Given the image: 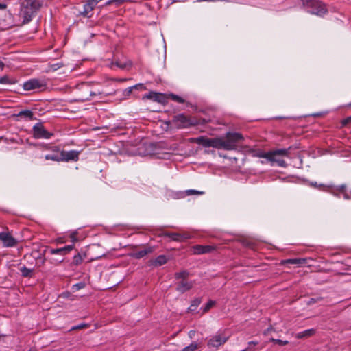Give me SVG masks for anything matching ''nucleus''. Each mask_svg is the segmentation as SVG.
I'll use <instances>...</instances> for the list:
<instances>
[{"mask_svg":"<svg viewBox=\"0 0 351 351\" xmlns=\"http://www.w3.org/2000/svg\"><path fill=\"white\" fill-rule=\"evenodd\" d=\"M243 140L241 133L228 132L225 137H218L219 149L233 150L237 147V144Z\"/></svg>","mask_w":351,"mask_h":351,"instance_id":"f257e3e1","label":"nucleus"},{"mask_svg":"<svg viewBox=\"0 0 351 351\" xmlns=\"http://www.w3.org/2000/svg\"><path fill=\"white\" fill-rule=\"evenodd\" d=\"M291 147L288 149H276L272 152L265 153L261 156L267 158L269 161L276 163L278 166L285 167L287 164L286 162L282 159L281 156H288Z\"/></svg>","mask_w":351,"mask_h":351,"instance_id":"f03ea898","label":"nucleus"},{"mask_svg":"<svg viewBox=\"0 0 351 351\" xmlns=\"http://www.w3.org/2000/svg\"><path fill=\"white\" fill-rule=\"evenodd\" d=\"M301 1L303 5L308 10V12L312 14L322 16L327 12L326 5L318 0Z\"/></svg>","mask_w":351,"mask_h":351,"instance_id":"7ed1b4c3","label":"nucleus"},{"mask_svg":"<svg viewBox=\"0 0 351 351\" xmlns=\"http://www.w3.org/2000/svg\"><path fill=\"white\" fill-rule=\"evenodd\" d=\"M38 2L36 0H25L22 3L20 14L24 21H29L36 10L38 8Z\"/></svg>","mask_w":351,"mask_h":351,"instance_id":"20e7f679","label":"nucleus"},{"mask_svg":"<svg viewBox=\"0 0 351 351\" xmlns=\"http://www.w3.org/2000/svg\"><path fill=\"white\" fill-rule=\"evenodd\" d=\"M229 339L224 332L217 333L212 336L207 342V346L210 349L217 350L223 345Z\"/></svg>","mask_w":351,"mask_h":351,"instance_id":"39448f33","label":"nucleus"},{"mask_svg":"<svg viewBox=\"0 0 351 351\" xmlns=\"http://www.w3.org/2000/svg\"><path fill=\"white\" fill-rule=\"evenodd\" d=\"M171 123L176 128H186L195 125V123L184 114L174 116Z\"/></svg>","mask_w":351,"mask_h":351,"instance_id":"423d86ee","label":"nucleus"},{"mask_svg":"<svg viewBox=\"0 0 351 351\" xmlns=\"http://www.w3.org/2000/svg\"><path fill=\"white\" fill-rule=\"evenodd\" d=\"M191 142L201 145L204 147H213L219 149V141L217 138H208L206 136H199L191 139Z\"/></svg>","mask_w":351,"mask_h":351,"instance_id":"0eeeda50","label":"nucleus"},{"mask_svg":"<svg viewBox=\"0 0 351 351\" xmlns=\"http://www.w3.org/2000/svg\"><path fill=\"white\" fill-rule=\"evenodd\" d=\"M46 83L39 79H31L23 84V88L25 90H44L46 88Z\"/></svg>","mask_w":351,"mask_h":351,"instance_id":"6e6552de","label":"nucleus"},{"mask_svg":"<svg viewBox=\"0 0 351 351\" xmlns=\"http://www.w3.org/2000/svg\"><path fill=\"white\" fill-rule=\"evenodd\" d=\"M32 130H33V135H34V138H36L49 139L53 136L52 133H51L45 130V128H44V126L43 125V124L41 123H36L33 127Z\"/></svg>","mask_w":351,"mask_h":351,"instance_id":"1a4fd4ad","label":"nucleus"},{"mask_svg":"<svg viewBox=\"0 0 351 351\" xmlns=\"http://www.w3.org/2000/svg\"><path fill=\"white\" fill-rule=\"evenodd\" d=\"M91 84H92V82H84V83H82L80 86L79 88L82 91L86 92V94H84L80 97V98L79 99L80 100H81L82 101H88L90 99L91 97L95 96L97 95H100L102 93L100 91L95 92V91L89 90L88 88Z\"/></svg>","mask_w":351,"mask_h":351,"instance_id":"9d476101","label":"nucleus"},{"mask_svg":"<svg viewBox=\"0 0 351 351\" xmlns=\"http://www.w3.org/2000/svg\"><path fill=\"white\" fill-rule=\"evenodd\" d=\"M0 241L5 247H12L17 244L16 239L14 238L9 232H0Z\"/></svg>","mask_w":351,"mask_h":351,"instance_id":"9b49d317","label":"nucleus"},{"mask_svg":"<svg viewBox=\"0 0 351 351\" xmlns=\"http://www.w3.org/2000/svg\"><path fill=\"white\" fill-rule=\"evenodd\" d=\"M79 152L75 150L61 151L60 153V161H77Z\"/></svg>","mask_w":351,"mask_h":351,"instance_id":"f8f14e48","label":"nucleus"},{"mask_svg":"<svg viewBox=\"0 0 351 351\" xmlns=\"http://www.w3.org/2000/svg\"><path fill=\"white\" fill-rule=\"evenodd\" d=\"M143 99H152L161 104L166 102V97L165 95L155 92H150L149 93L144 95Z\"/></svg>","mask_w":351,"mask_h":351,"instance_id":"ddd939ff","label":"nucleus"},{"mask_svg":"<svg viewBox=\"0 0 351 351\" xmlns=\"http://www.w3.org/2000/svg\"><path fill=\"white\" fill-rule=\"evenodd\" d=\"M215 247L211 245H196L192 247L193 254H203L213 252Z\"/></svg>","mask_w":351,"mask_h":351,"instance_id":"4468645a","label":"nucleus"},{"mask_svg":"<svg viewBox=\"0 0 351 351\" xmlns=\"http://www.w3.org/2000/svg\"><path fill=\"white\" fill-rule=\"evenodd\" d=\"M193 282L189 281L187 279H183L177 283L176 290L181 293H184L190 290L193 287Z\"/></svg>","mask_w":351,"mask_h":351,"instance_id":"2eb2a0df","label":"nucleus"},{"mask_svg":"<svg viewBox=\"0 0 351 351\" xmlns=\"http://www.w3.org/2000/svg\"><path fill=\"white\" fill-rule=\"evenodd\" d=\"M74 248L73 245H66L62 248H57V249H51L50 253L51 254H60V255H65L67 253H69L70 251H71Z\"/></svg>","mask_w":351,"mask_h":351,"instance_id":"dca6fc26","label":"nucleus"},{"mask_svg":"<svg viewBox=\"0 0 351 351\" xmlns=\"http://www.w3.org/2000/svg\"><path fill=\"white\" fill-rule=\"evenodd\" d=\"M152 252L153 249L152 247H148L143 250L134 252L132 254H131V256L134 258L139 259Z\"/></svg>","mask_w":351,"mask_h":351,"instance_id":"f3484780","label":"nucleus"},{"mask_svg":"<svg viewBox=\"0 0 351 351\" xmlns=\"http://www.w3.org/2000/svg\"><path fill=\"white\" fill-rule=\"evenodd\" d=\"M151 265L155 267L161 266L167 262V258L165 255H160L154 260H152Z\"/></svg>","mask_w":351,"mask_h":351,"instance_id":"a211bd4d","label":"nucleus"},{"mask_svg":"<svg viewBox=\"0 0 351 351\" xmlns=\"http://www.w3.org/2000/svg\"><path fill=\"white\" fill-rule=\"evenodd\" d=\"M315 333V329H313V328L308 329V330H306L304 331L298 332L295 335V337L298 338V339L307 338V337H311V336L314 335Z\"/></svg>","mask_w":351,"mask_h":351,"instance_id":"6ab92c4d","label":"nucleus"},{"mask_svg":"<svg viewBox=\"0 0 351 351\" xmlns=\"http://www.w3.org/2000/svg\"><path fill=\"white\" fill-rule=\"evenodd\" d=\"M306 263V260L305 258H291V259H286L282 261V263H289V264H298V265H302L305 264Z\"/></svg>","mask_w":351,"mask_h":351,"instance_id":"aec40b11","label":"nucleus"},{"mask_svg":"<svg viewBox=\"0 0 351 351\" xmlns=\"http://www.w3.org/2000/svg\"><path fill=\"white\" fill-rule=\"evenodd\" d=\"M22 276L23 277H32L33 276V269H29L25 266L21 267L19 269Z\"/></svg>","mask_w":351,"mask_h":351,"instance_id":"412c9836","label":"nucleus"},{"mask_svg":"<svg viewBox=\"0 0 351 351\" xmlns=\"http://www.w3.org/2000/svg\"><path fill=\"white\" fill-rule=\"evenodd\" d=\"M202 346L201 343L193 342L189 346L184 348L182 351H195Z\"/></svg>","mask_w":351,"mask_h":351,"instance_id":"4be33fe9","label":"nucleus"},{"mask_svg":"<svg viewBox=\"0 0 351 351\" xmlns=\"http://www.w3.org/2000/svg\"><path fill=\"white\" fill-rule=\"evenodd\" d=\"M166 237L170 238L171 240L175 241L181 242L180 234L176 232H168L165 234Z\"/></svg>","mask_w":351,"mask_h":351,"instance_id":"5701e85b","label":"nucleus"},{"mask_svg":"<svg viewBox=\"0 0 351 351\" xmlns=\"http://www.w3.org/2000/svg\"><path fill=\"white\" fill-rule=\"evenodd\" d=\"M189 276V273L186 271H182L180 272H178L175 274V278L177 280H183V279H187V278Z\"/></svg>","mask_w":351,"mask_h":351,"instance_id":"b1692460","label":"nucleus"},{"mask_svg":"<svg viewBox=\"0 0 351 351\" xmlns=\"http://www.w3.org/2000/svg\"><path fill=\"white\" fill-rule=\"evenodd\" d=\"M17 117H24L25 118L33 119L34 114L30 110H23L18 113Z\"/></svg>","mask_w":351,"mask_h":351,"instance_id":"393cba45","label":"nucleus"},{"mask_svg":"<svg viewBox=\"0 0 351 351\" xmlns=\"http://www.w3.org/2000/svg\"><path fill=\"white\" fill-rule=\"evenodd\" d=\"M201 300L199 299H195L192 301L191 306L188 308V311L193 312L195 311L198 306L200 304Z\"/></svg>","mask_w":351,"mask_h":351,"instance_id":"a878e982","label":"nucleus"},{"mask_svg":"<svg viewBox=\"0 0 351 351\" xmlns=\"http://www.w3.org/2000/svg\"><path fill=\"white\" fill-rule=\"evenodd\" d=\"M45 160H53V161H60V154H47L45 156Z\"/></svg>","mask_w":351,"mask_h":351,"instance_id":"bb28decb","label":"nucleus"},{"mask_svg":"<svg viewBox=\"0 0 351 351\" xmlns=\"http://www.w3.org/2000/svg\"><path fill=\"white\" fill-rule=\"evenodd\" d=\"M269 341L271 342L274 343H277V344H278L280 346H283L287 345L289 343L288 341H283V340H281V339H274V338H271L269 339Z\"/></svg>","mask_w":351,"mask_h":351,"instance_id":"cd10ccee","label":"nucleus"},{"mask_svg":"<svg viewBox=\"0 0 351 351\" xmlns=\"http://www.w3.org/2000/svg\"><path fill=\"white\" fill-rule=\"evenodd\" d=\"M169 98H171L172 100H173L176 102L180 103V104H183L184 102V99H182V97H180L178 95H174V94L169 95Z\"/></svg>","mask_w":351,"mask_h":351,"instance_id":"c85d7f7f","label":"nucleus"},{"mask_svg":"<svg viewBox=\"0 0 351 351\" xmlns=\"http://www.w3.org/2000/svg\"><path fill=\"white\" fill-rule=\"evenodd\" d=\"M138 86H143V84H136L134 86H131V87H128L125 90H124V95H130L132 92V89L133 88H137Z\"/></svg>","mask_w":351,"mask_h":351,"instance_id":"c756f323","label":"nucleus"},{"mask_svg":"<svg viewBox=\"0 0 351 351\" xmlns=\"http://www.w3.org/2000/svg\"><path fill=\"white\" fill-rule=\"evenodd\" d=\"M82 261H83L82 257L80 254H76L73 257V263L77 265L82 263Z\"/></svg>","mask_w":351,"mask_h":351,"instance_id":"7c9ffc66","label":"nucleus"},{"mask_svg":"<svg viewBox=\"0 0 351 351\" xmlns=\"http://www.w3.org/2000/svg\"><path fill=\"white\" fill-rule=\"evenodd\" d=\"M204 193L203 191H196V190H187L186 191V194L187 195H202L204 194Z\"/></svg>","mask_w":351,"mask_h":351,"instance_id":"2f4dec72","label":"nucleus"},{"mask_svg":"<svg viewBox=\"0 0 351 351\" xmlns=\"http://www.w3.org/2000/svg\"><path fill=\"white\" fill-rule=\"evenodd\" d=\"M215 302L214 301L210 300L205 306L204 308V313H206L210 310L215 305Z\"/></svg>","mask_w":351,"mask_h":351,"instance_id":"473e14b6","label":"nucleus"},{"mask_svg":"<svg viewBox=\"0 0 351 351\" xmlns=\"http://www.w3.org/2000/svg\"><path fill=\"white\" fill-rule=\"evenodd\" d=\"M127 1L128 0H110L106 3V5H110L112 3H117V4L119 5V4H121Z\"/></svg>","mask_w":351,"mask_h":351,"instance_id":"72a5a7b5","label":"nucleus"},{"mask_svg":"<svg viewBox=\"0 0 351 351\" xmlns=\"http://www.w3.org/2000/svg\"><path fill=\"white\" fill-rule=\"evenodd\" d=\"M191 237V234L187 232L180 234L181 242L190 239Z\"/></svg>","mask_w":351,"mask_h":351,"instance_id":"f704fd0d","label":"nucleus"},{"mask_svg":"<svg viewBox=\"0 0 351 351\" xmlns=\"http://www.w3.org/2000/svg\"><path fill=\"white\" fill-rule=\"evenodd\" d=\"M349 123H351V116L347 117L346 119H343L341 121V124H342L343 126H345V125H348Z\"/></svg>","mask_w":351,"mask_h":351,"instance_id":"c9c22d12","label":"nucleus"},{"mask_svg":"<svg viewBox=\"0 0 351 351\" xmlns=\"http://www.w3.org/2000/svg\"><path fill=\"white\" fill-rule=\"evenodd\" d=\"M9 78L6 76L0 78V84H8Z\"/></svg>","mask_w":351,"mask_h":351,"instance_id":"e433bc0d","label":"nucleus"},{"mask_svg":"<svg viewBox=\"0 0 351 351\" xmlns=\"http://www.w3.org/2000/svg\"><path fill=\"white\" fill-rule=\"evenodd\" d=\"M45 263V258H39L38 260L36 261V265L39 267L43 265Z\"/></svg>","mask_w":351,"mask_h":351,"instance_id":"4c0bfd02","label":"nucleus"},{"mask_svg":"<svg viewBox=\"0 0 351 351\" xmlns=\"http://www.w3.org/2000/svg\"><path fill=\"white\" fill-rule=\"evenodd\" d=\"M84 287V285L83 283H77L73 285V289H75V290H79Z\"/></svg>","mask_w":351,"mask_h":351,"instance_id":"58836bf2","label":"nucleus"},{"mask_svg":"<svg viewBox=\"0 0 351 351\" xmlns=\"http://www.w3.org/2000/svg\"><path fill=\"white\" fill-rule=\"evenodd\" d=\"M88 326L87 324H80V325H77L75 327H73L72 329L74 330V329H82V328H86Z\"/></svg>","mask_w":351,"mask_h":351,"instance_id":"ea45409f","label":"nucleus"},{"mask_svg":"<svg viewBox=\"0 0 351 351\" xmlns=\"http://www.w3.org/2000/svg\"><path fill=\"white\" fill-rule=\"evenodd\" d=\"M195 333H196V332L195 330L189 331V337L193 338L195 336Z\"/></svg>","mask_w":351,"mask_h":351,"instance_id":"a19ab883","label":"nucleus"},{"mask_svg":"<svg viewBox=\"0 0 351 351\" xmlns=\"http://www.w3.org/2000/svg\"><path fill=\"white\" fill-rule=\"evenodd\" d=\"M70 237H71L72 241L74 242L76 241V234L75 233H72L71 234Z\"/></svg>","mask_w":351,"mask_h":351,"instance_id":"79ce46f5","label":"nucleus"},{"mask_svg":"<svg viewBox=\"0 0 351 351\" xmlns=\"http://www.w3.org/2000/svg\"><path fill=\"white\" fill-rule=\"evenodd\" d=\"M117 65L120 67V68H122V69H124L126 67L127 64L125 63L124 64H121V63H118L117 62Z\"/></svg>","mask_w":351,"mask_h":351,"instance_id":"37998d69","label":"nucleus"},{"mask_svg":"<svg viewBox=\"0 0 351 351\" xmlns=\"http://www.w3.org/2000/svg\"><path fill=\"white\" fill-rule=\"evenodd\" d=\"M7 8V5L5 3H0V10H5Z\"/></svg>","mask_w":351,"mask_h":351,"instance_id":"c03bdc74","label":"nucleus"},{"mask_svg":"<svg viewBox=\"0 0 351 351\" xmlns=\"http://www.w3.org/2000/svg\"><path fill=\"white\" fill-rule=\"evenodd\" d=\"M248 344H249V347L251 348L250 346H252H252H256L258 344V342H256V341H250V342H249Z\"/></svg>","mask_w":351,"mask_h":351,"instance_id":"a18cd8bd","label":"nucleus"},{"mask_svg":"<svg viewBox=\"0 0 351 351\" xmlns=\"http://www.w3.org/2000/svg\"><path fill=\"white\" fill-rule=\"evenodd\" d=\"M317 302V300L316 299H314V298H311L309 302H308V304H313V303H315Z\"/></svg>","mask_w":351,"mask_h":351,"instance_id":"49530a36","label":"nucleus"},{"mask_svg":"<svg viewBox=\"0 0 351 351\" xmlns=\"http://www.w3.org/2000/svg\"><path fill=\"white\" fill-rule=\"evenodd\" d=\"M3 66H4L3 62L1 60H0V68H1V69H3Z\"/></svg>","mask_w":351,"mask_h":351,"instance_id":"de8ad7c7","label":"nucleus"},{"mask_svg":"<svg viewBox=\"0 0 351 351\" xmlns=\"http://www.w3.org/2000/svg\"><path fill=\"white\" fill-rule=\"evenodd\" d=\"M137 88H141V89L145 90V87L143 85V86H138Z\"/></svg>","mask_w":351,"mask_h":351,"instance_id":"09e8293b","label":"nucleus"},{"mask_svg":"<svg viewBox=\"0 0 351 351\" xmlns=\"http://www.w3.org/2000/svg\"><path fill=\"white\" fill-rule=\"evenodd\" d=\"M62 261H63L62 259V260H56V261H57L58 263H61V262H62Z\"/></svg>","mask_w":351,"mask_h":351,"instance_id":"8fccbe9b","label":"nucleus"},{"mask_svg":"<svg viewBox=\"0 0 351 351\" xmlns=\"http://www.w3.org/2000/svg\"><path fill=\"white\" fill-rule=\"evenodd\" d=\"M53 150H58L57 147H53Z\"/></svg>","mask_w":351,"mask_h":351,"instance_id":"3c124183","label":"nucleus"},{"mask_svg":"<svg viewBox=\"0 0 351 351\" xmlns=\"http://www.w3.org/2000/svg\"><path fill=\"white\" fill-rule=\"evenodd\" d=\"M269 329H267V331L265 332V334H266L268 331H269Z\"/></svg>","mask_w":351,"mask_h":351,"instance_id":"603ef678","label":"nucleus"},{"mask_svg":"<svg viewBox=\"0 0 351 351\" xmlns=\"http://www.w3.org/2000/svg\"><path fill=\"white\" fill-rule=\"evenodd\" d=\"M28 351H36V350H32V349H31V350H28Z\"/></svg>","mask_w":351,"mask_h":351,"instance_id":"864d4df0","label":"nucleus"},{"mask_svg":"<svg viewBox=\"0 0 351 351\" xmlns=\"http://www.w3.org/2000/svg\"><path fill=\"white\" fill-rule=\"evenodd\" d=\"M350 106H351V104H350Z\"/></svg>","mask_w":351,"mask_h":351,"instance_id":"5fc2aeb1","label":"nucleus"}]
</instances>
